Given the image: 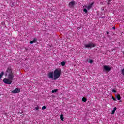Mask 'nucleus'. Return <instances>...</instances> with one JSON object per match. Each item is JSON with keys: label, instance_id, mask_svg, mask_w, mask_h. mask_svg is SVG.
<instances>
[{"label": "nucleus", "instance_id": "28", "mask_svg": "<svg viewBox=\"0 0 124 124\" xmlns=\"http://www.w3.org/2000/svg\"><path fill=\"white\" fill-rule=\"evenodd\" d=\"M120 102H122V101H121V100H120Z\"/></svg>", "mask_w": 124, "mask_h": 124}, {"label": "nucleus", "instance_id": "1", "mask_svg": "<svg viewBox=\"0 0 124 124\" xmlns=\"http://www.w3.org/2000/svg\"><path fill=\"white\" fill-rule=\"evenodd\" d=\"M61 73H62L61 69H56L54 70L53 73L54 80H57L61 76Z\"/></svg>", "mask_w": 124, "mask_h": 124}, {"label": "nucleus", "instance_id": "16", "mask_svg": "<svg viewBox=\"0 0 124 124\" xmlns=\"http://www.w3.org/2000/svg\"><path fill=\"white\" fill-rule=\"evenodd\" d=\"M82 101H83V102H86L87 101V98L83 97L82 98Z\"/></svg>", "mask_w": 124, "mask_h": 124}, {"label": "nucleus", "instance_id": "6", "mask_svg": "<svg viewBox=\"0 0 124 124\" xmlns=\"http://www.w3.org/2000/svg\"><path fill=\"white\" fill-rule=\"evenodd\" d=\"M3 82H4L5 84H7V85H10L11 83H12L11 80L9 78H4Z\"/></svg>", "mask_w": 124, "mask_h": 124}, {"label": "nucleus", "instance_id": "27", "mask_svg": "<svg viewBox=\"0 0 124 124\" xmlns=\"http://www.w3.org/2000/svg\"><path fill=\"white\" fill-rule=\"evenodd\" d=\"M20 112H18V115H20Z\"/></svg>", "mask_w": 124, "mask_h": 124}, {"label": "nucleus", "instance_id": "18", "mask_svg": "<svg viewBox=\"0 0 124 124\" xmlns=\"http://www.w3.org/2000/svg\"><path fill=\"white\" fill-rule=\"evenodd\" d=\"M89 62V63H93V60H90Z\"/></svg>", "mask_w": 124, "mask_h": 124}, {"label": "nucleus", "instance_id": "26", "mask_svg": "<svg viewBox=\"0 0 124 124\" xmlns=\"http://www.w3.org/2000/svg\"><path fill=\"white\" fill-rule=\"evenodd\" d=\"M108 1H111V0H108Z\"/></svg>", "mask_w": 124, "mask_h": 124}, {"label": "nucleus", "instance_id": "3", "mask_svg": "<svg viewBox=\"0 0 124 124\" xmlns=\"http://www.w3.org/2000/svg\"><path fill=\"white\" fill-rule=\"evenodd\" d=\"M7 73H9L8 76V78L12 82V80H13V78L14 77V75H13V73H12V71H11V69L10 68H8L7 71Z\"/></svg>", "mask_w": 124, "mask_h": 124}, {"label": "nucleus", "instance_id": "22", "mask_svg": "<svg viewBox=\"0 0 124 124\" xmlns=\"http://www.w3.org/2000/svg\"><path fill=\"white\" fill-rule=\"evenodd\" d=\"M112 99H113V100H114V101H116V100H117L116 99V98H115L114 97H113V96H112Z\"/></svg>", "mask_w": 124, "mask_h": 124}, {"label": "nucleus", "instance_id": "4", "mask_svg": "<svg viewBox=\"0 0 124 124\" xmlns=\"http://www.w3.org/2000/svg\"><path fill=\"white\" fill-rule=\"evenodd\" d=\"M95 46V44H94L93 42H90L88 44H86L84 45V47L86 49H91V48H93V47Z\"/></svg>", "mask_w": 124, "mask_h": 124}, {"label": "nucleus", "instance_id": "20", "mask_svg": "<svg viewBox=\"0 0 124 124\" xmlns=\"http://www.w3.org/2000/svg\"><path fill=\"white\" fill-rule=\"evenodd\" d=\"M115 110H112L111 112L112 115H114V114H115Z\"/></svg>", "mask_w": 124, "mask_h": 124}, {"label": "nucleus", "instance_id": "21", "mask_svg": "<svg viewBox=\"0 0 124 124\" xmlns=\"http://www.w3.org/2000/svg\"><path fill=\"white\" fill-rule=\"evenodd\" d=\"M112 92H113V93H116L117 92V91H116V90H115V89H112Z\"/></svg>", "mask_w": 124, "mask_h": 124}, {"label": "nucleus", "instance_id": "2", "mask_svg": "<svg viewBox=\"0 0 124 124\" xmlns=\"http://www.w3.org/2000/svg\"><path fill=\"white\" fill-rule=\"evenodd\" d=\"M94 3L92 2L91 4H90L88 6L87 5H85L83 6V12H85V13H88V10H90L93 7V4Z\"/></svg>", "mask_w": 124, "mask_h": 124}, {"label": "nucleus", "instance_id": "12", "mask_svg": "<svg viewBox=\"0 0 124 124\" xmlns=\"http://www.w3.org/2000/svg\"><path fill=\"white\" fill-rule=\"evenodd\" d=\"M3 75H4V73L3 72H1L0 74V80L1 79V78L2 76H3Z\"/></svg>", "mask_w": 124, "mask_h": 124}, {"label": "nucleus", "instance_id": "23", "mask_svg": "<svg viewBox=\"0 0 124 124\" xmlns=\"http://www.w3.org/2000/svg\"><path fill=\"white\" fill-rule=\"evenodd\" d=\"M113 111H117V108L116 107L114 108Z\"/></svg>", "mask_w": 124, "mask_h": 124}, {"label": "nucleus", "instance_id": "8", "mask_svg": "<svg viewBox=\"0 0 124 124\" xmlns=\"http://www.w3.org/2000/svg\"><path fill=\"white\" fill-rule=\"evenodd\" d=\"M21 89L20 88H16L12 91L13 93H20Z\"/></svg>", "mask_w": 124, "mask_h": 124}, {"label": "nucleus", "instance_id": "25", "mask_svg": "<svg viewBox=\"0 0 124 124\" xmlns=\"http://www.w3.org/2000/svg\"><path fill=\"white\" fill-rule=\"evenodd\" d=\"M112 29H113V30H115V29H116V28H115V27H112Z\"/></svg>", "mask_w": 124, "mask_h": 124}, {"label": "nucleus", "instance_id": "29", "mask_svg": "<svg viewBox=\"0 0 124 124\" xmlns=\"http://www.w3.org/2000/svg\"><path fill=\"white\" fill-rule=\"evenodd\" d=\"M6 75H7V74H6Z\"/></svg>", "mask_w": 124, "mask_h": 124}, {"label": "nucleus", "instance_id": "11", "mask_svg": "<svg viewBox=\"0 0 124 124\" xmlns=\"http://www.w3.org/2000/svg\"><path fill=\"white\" fill-rule=\"evenodd\" d=\"M116 97L117 98L118 100H121V96L120 95H116Z\"/></svg>", "mask_w": 124, "mask_h": 124}, {"label": "nucleus", "instance_id": "13", "mask_svg": "<svg viewBox=\"0 0 124 124\" xmlns=\"http://www.w3.org/2000/svg\"><path fill=\"white\" fill-rule=\"evenodd\" d=\"M34 110L35 111H38V110H39V106H37L36 107H35Z\"/></svg>", "mask_w": 124, "mask_h": 124}, {"label": "nucleus", "instance_id": "9", "mask_svg": "<svg viewBox=\"0 0 124 124\" xmlns=\"http://www.w3.org/2000/svg\"><path fill=\"white\" fill-rule=\"evenodd\" d=\"M74 5H75V1H71L69 3V7H70V8H72Z\"/></svg>", "mask_w": 124, "mask_h": 124}, {"label": "nucleus", "instance_id": "5", "mask_svg": "<svg viewBox=\"0 0 124 124\" xmlns=\"http://www.w3.org/2000/svg\"><path fill=\"white\" fill-rule=\"evenodd\" d=\"M103 68L105 71H111L112 68L109 65H104Z\"/></svg>", "mask_w": 124, "mask_h": 124}, {"label": "nucleus", "instance_id": "17", "mask_svg": "<svg viewBox=\"0 0 124 124\" xmlns=\"http://www.w3.org/2000/svg\"><path fill=\"white\" fill-rule=\"evenodd\" d=\"M56 92H58V89H54L52 91V93H56Z\"/></svg>", "mask_w": 124, "mask_h": 124}, {"label": "nucleus", "instance_id": "10", "mask_svg": "<svg viewBox=\"0 0 124 124\" xmlns=\"http://www.w3.org/2000/svg\"><path fill=\"white\" fill-rule=\"evenodd\" d=\"M36 41H37L36 39H34L33 40L30 41V43L31 44H32V43H35Z\"/></svg>", "mask_w": 124, "mask_h": 124}, {"label": "nucleus", "instance_id": "7", "mask_svg": "<svg viewBox=\"0 0 124 124\" xmlns=\"http://www.w3.org/2000/svg\"><path fill=\"white\" fill-rule=\"evenodd\" d=\"M48 76L49 79H54V74L53 72H50L48 74Z\"/></svg>", "mask_w": 124, "mask_h": 124}, {"label": "nucleus", "instance_id": "24", "mask_svg": "<svg viewBox=\"0 0 124 124\" xmlns=\"http://www.w3.org/2000/svg\"><path fill=\"white\" fill-rule=\"evenodd\" d=\"M110 33L108 31H107V34H109Z\"/></svg>", "mask_w": 124, "mask_h": 124}, {"label": "nucleus", "instance_id": "19", "mask_svg": "<svg viewBox=\"0 0 124 124\" xmlns=\"http://www.w3.org/2000/svg\"><path fill=\"white\" fill-rule=\"evenodd\" d=\"M44 109H46V107L45 106H43L42 107V110H44Z\"/></svg>", "mask_w": 124, "mask_h": 124}, {"label": "nucleus", "instance_id": "15", "mask_svg": "<svg viewBox=\"0 0 124 124\" xmlns=\"http://www.w3.org/2000/svg\"><path fill=\"white\" fill-rule=\"evenodd\" d=\"M60 119H61V121H63V115H62V114H61V115H60Z\"/></svg>", "mask_w": 124, "mask_h": 124}, {"label": "nucleus", "instance_id": "14", "mask_svg": "<svg viewBox=\"0 0 124 124\" xmlns=\"http://www.w3.org/2000/svg\"><path fill=\"white\" fill-rule=\"evenodd\" d=\"M61 64L62 66H64V65H65V62H64V61L62 62H61Z\"/></svg>", "mask_w": 124, "mask_h": 124}]
</instances>
